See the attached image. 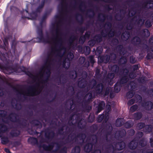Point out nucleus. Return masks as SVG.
Masks as SVG:
<instances>
[{
	"instance_id": "obj_22",
	"label": "nucleus",
	"mask_w": 153,
	"mask_h": 153,
	"mask_svg": "<svg viewBox=\"0 0 153 153\" xmlns=\"http://www.w3.org/2000/svg\"><path fill=\"white\" fill-rule=\"evenodd\" d=\"M104 87V86L102 83H98L95 88L96 93L98 94H103L102 90Z\"/></svg>"
},
{
	"instance_id": "obj_11",
	"label": "nucleus",
	"mask_w": 153,
	"mask_h": 153,
	"mask_svg": "<svg viewBox=\"0 0 153 153\" xmlns=\"http://www.w3.org/2000/svg\"><path fill=\"white\" fill-rule=\"evenodd\" d=\"M150 35V33L147 29H144L138 31V35L142 38H147Z\"/></svg>"
},
{
	"instance_id": "obj_9",
	"label": "nucleus",
	"mask_w": 153,
	"mask_h": 153,
	"mask_svg": "<svg viewBox=\"0 0 153 153\" xmlns=\"http://www.w3.org/2000/svg\"><path fill=\"white\" fill-rule=\"evenodd\" d=\"M141 104V106L147 111H150L153 109V103L150 101L143 100Z\"/></svg>"
},
{
	"instance_id": "obj_15",
	"label": "nucleus",
	"mask_w": 153,
	"mask_h": 153,
	"mask_svg": "<svg viewBox=\"0 0 153 153\" xmlns=\"http://www.w3.org/2000/svg\"><path fill=\"white\" fill-rule=\"evenodd\" d=\"M109 116L108 114H105V115L104 114L102 113L99 115L97 118V120L99 123H100L104 120V122L106 123L108 120Z\"/></svg>"
},
{
	"instance_id": "obj_21",
	"label": "nucleus",
	"mask_w": 153,
	"mask_h": 153,
	"mask_svg": "<svg viewBox=\"0 0 153 153\" xmlns=\"http://www.w3.org/2000/svg\"><path fill=\"white\" fill-rule=\"evenodd\" d=\"M104 133H108V134H111L113 130V127L110 123L106 124L104 128Z\"/></svg>"
},
{
	"instance_id": "obj_48",
	"label": "nucleus",
	"mask_w": 153,
	"mask_h": 153,
	"mask_svg": "<svg viewBox=\"0 0 153 153\" xmlns=\"http://www.w3.org/2000/svg\"><path fill=\"white\" fill-rule=\"evenodd\" d=\"M83 50L84 52L86 54H88L91 52V49L88 46H84L83 48Z\"/></svg>"
},
{
	"instance_id": "obj_47",
	"label": "nucleus",
	"mask_w": 153,
	"mask_h": 153,
	"mask_svg": "<svg viewBox=\"0 0 153 153\" xmlns=\"http://www.w3.org/2000/svg\"><path fill=\"white\" fill-rule=\"evenodd\" d=\"M94 115L93 114L91 113L88 117V123H92L94 122Z\"/></svg>"
},
{
	"instance_id": "obj_10",
	"label": "nucleus",
	"mask_w": 153,
	"mask_h": 153,
	"mask_svg": "<svg viewBox=\"0 0 153 153\" xmlns=\"http://www.w3.org/2000/svg\"><path fill=\"white\" fill-rule=\"evenodd\" d=\"M131 42L133 45L138 47L141 44V40L139 36H135L131 38Z\"/></svg>"
},
{
	"instance_id": "obj_53",
	"label": "nucleus",
	"mask_w": 153,
	"mask_h": 153,
	"mask_svg": "<svg viewBox=\"0 0 153 153\" xmlns=\"http://www.w3.org/2000/svg\"><path fill=\"white\" fill-rule=\"evenodd\" d=\"M28 132L30 134L32 135H37L39 133V132L37 131L36 130H33L32 129H29L28 130Z\"/></svg>"
},
{
	"instance_id": "obj_25",
	"label": "nucleus",
	"mask_w": 153,
	"mask_h": 153,
	"mask_svg": "<svg viewBox=\"0 0 153 153\" xmlns=\"http://www.w3.org/2000/svg\"><path fill=\"white\" fill-rule=\"evenodd\" d=\"M28 142L32 145H39L37 139L36 137H30L28 139Z\"/></svg>"
},
{
	"instance_id": "obj_17",
	"label": "nucleus",
	"mask_w": 153,
	"mask_h": 153,
	"mask_svg": "<svg viewBox=\"0 0 153 153\" xmlns=\"http://www.w3.org/2000/svg\"><path fill=\"white\" fill-rule=\"evenodd\" d=\"M131 67L130 66L128 68H120V69L119 74L121 75V76H128L129 70L131 69Z\"/></svg>"
},
{
	"instance_id": "obj_5",
	"label": "nucleus",
	"mask_w": 153,
	"mask_h": 153,
	"mask_svg": "<svg viewBox=\"0 0 153 153\" xmlns=\"http://www.w3.org/2000/svg\"><path fill=\"white\" fill-rule=\"evenodd\" d=\"M18 116L17 114L14 112H12L10 114L8 118L10 120L14 122H17L19 125L23 128L25 127L27 125V120L25 119H23L22 121H21L19 119H17V117Z\"/></svg>"
},
{
	"instance_id": "obj_41",
	"label": "nucleus",
	"mask_w": 153,
	"mask_h": 153,
	"mask_svg": "<svg viewBox=\"0 0 153 153\" xmlns=\"http://www.w3.org/2000/svg\"><path fill=\"white\" fill-rule=\"evenodd\" d=\"M107 16L106 15L101 13L99 14L98 19L100 21L104 22Z\"/></svg>"
},
{
	"instance_id": "obj_30",
	"label": "nucleus",
	"mask_w": 153,
	"mask_h": 153,
	"mask_svg": "<svg viewBox=\"0 0 153 153\" xmlns=\"http://www.w3.org/2000/svg\"><path fill=\"white\" fill-rule=\"evenodd\" d=\"M120 69V68L117 65H114L111 66V71L114 73L119 74Z\"/></svg>"
},
{
	"instance_id": "obj_62",
	"label": "nucleus",
	"mask_w": 153,
	"mask_h": 153,
	"mask_svg": "<svg viewBox=\"0 0 153 153\" xmlns=\"http://www.w3.org/2000/svg\"><path fill=\"white\" fill-rule=\"evenodd\" d=\"M73 53L71 52H69L67 55V58L69 61L72 60L74 58Z\"/></svg>"
},
{
	"instance_id": "obj_12",
	"label": "nucleus",
	"mask_w": 153,
	"mask_h": 153,
	"mask_svg": "<svg viewBox=\"0 0 153 153\" xmlns=\"http://www.w3.org/2000/svg\"><path fill=\"white\" fill-rule=\"evenodd\" d=\"M98 137L96 134L92 135L91 136H88L86 138V141L90 143H93V145L97 143Z\"/></svg>"
},
{
	"instance_id": "obj_36",
	"label": "nucleus",
	"mask_w": 153,
	"mask_h": 153,
	"mask_svg": "<svg viewBox=\"0 0 153 153\" xmlns=\"http://www.w3.org/2000/svg\"><path fill=\"white\" fill-rule=\"evenodd\" d=\"M134 125V122L131 120H129L124 123V126L125 128H128L133 126Z\"/></svg>"
},
{
	"instance_id": "obj_35",
	"label": "nucleus",
	"mask_w": 153,
	"mask_h": 153,
	"mask_svg": "<svg viewBox=\"0 0 153 153\" xmlns=\"http://www.w3.org/2000/svg\"><path fill=\"white\" fill-rule=\"evenodd\" d=\"M94 58V56L91 55L89 56L88 58V61L87 62V64H86V62L85 64H84L85 66L87 67L89 66L90 65L89 62L93 65L95 62Z\"/></svg>"
},
{
	"instance_id": "obj_46",
	"label": "nucleus",
	"mask_w": 153,
	"mask_h": 153,
	"mask_svg": "<svg viewBox=\"0 0 153 153\" xmlns=\"http://www.w3.org/2000/svg\"><path fill=\"white\" fill-rule=\"evenodd\" d=\"M144 24L146 27L149 28L152 25V22L149 19H147L144 23Z\"/></svg>"
},
{
	"instance_id": "obj_28",
	"label": "nucleus",
	"mask_w": 153,
	"mask_h": 153,
	"mask_svg": "<svg viewBox=\"0 0 153 153\" xmlns=\"http://www.w3.org/2000/svg\"><path fill=\"white\" fill-rule=\"evenodd\" d=\"M145 20L143 18L139 17L138 18L135 20V22L137 25L140 26V27H142L144 24Z\"/></svg>"
},
{
	"instance_id": "obj_58",
	"label": "nucleus",
	"mask_w": 153,
	"mask_h": 153,
	"mask_svg": "<svg viewBox=\"0 0 153 153\" xmlns=\"http://www.w3.org/2000/svg\"><path fill=\"white\" fill-rule=\"evenodd\" d=\"M7 115V112L4 110H0V117L4 118Z\"/></svg>"
},
{
	"instance_id": "obj_8",
	"label": "nucleus",
	"mask_w": 153,
	"mask_h": 153,
	"mask_svg": "<svg viewBox=\"0 0 153 153\" xmlns=\"http://www.w3.org/2000/svg\"><path fill=\"white\" fill-rule=\"evenodd\" d=\"M37 32L39 36L38 38L40 41L45 43H50V41L49 40V38L48 36H47L46 38H45L44 37L42 30V28H38L37 30Z\"/></svg>"
},
{
	"instance_id": "obj_38",
	"label": "nucleus",
	"mask_w": 153,
	"mask_h": 153,
	"mask_svg": "<svg viewBox=\"0 0 153 153\" xmlns=\"http://www.w3.org/2000/svg\"><path fill=\"white\" fill-rule=\"evenodd\" d=\"M88 96V98L87 100H83V101H85V103H89L91 101V99L93 98L92 96V92L90 91L88 93L86 94L85 97H87Z\"/></svg>"
},
{
	"instance_id": "obj_57",
	"label": "nucleus",
	"mask_w": 153,
	"mask_h": 153,
	"mask_svg": "<svg viewBox=\"0 0 153 153\" xmlns=\"http://www.w3.org/2000/svg\"><path fill=\"white\" fill-rule=\"evenodd\" d=\"M94 39L96 42H100L102 40V36L99 34L95 36Z\"/></svg>"
},
{
	"instance_id": "obj_44",
	"label": "nucleus",
	"mask_w": 153,
	"mask_h": 153,
	"mask_svg": "<svg viewBox=\"0 0 153 153\" xmlns=\"http://www.w3.org/2000/svg\"><path fill=\"white\" fill-rule=\"evenodd\" d=\"M84 103V108L86 110V111L87 112H89L90 110H91L92 108V107L91 106H90L87 104L88 103H85V101H83Z\"/></svg>"
},
{
	"instance_id": "obj_27",
	"label": "nucleus",
	"mask_w": 153,
	"mask_h": 153,
	"mask_svg": "<svg viewBox=\"0 0 153 153\" xmlns=\"http://www.w3.org/2000/svg\"><path fill=\"white\" fill-rule=\"evenodd\" d=\"M30 123L35 126H37L40 129L42 127V123L37 120H33Z\"/></svg>"
},
{
	"instance_id": "obj_2",
	"label": "nucleus",
	"mask_w": 153,
	"mask_h": 153,
	"mask_svg": "<svg viewBox=\"0 0 153 153\" xmlns=\"http://www.w3.org/2000/svg\"><path fill=\"white\" fill-rule=\"evenodd\" d=\"M60 29L58 27H57L55 29L56 35L55 37H52V39L55 41V45L59 46V48L56 49L55 48L52 49V51L54 50L57 53L56 56L61 58L63 56L61 52V50L64 48V47L62 46V39L61 37H59V33Z\"/></svg>"
},
{
	"instance_id": "obj_61",
	"label": "nucleus",
	"mask_w": 153,
	"mask_h": 153,
	"mask_svg": "<svg viewBox=\"0 0 153 153\" xmlns=\"http://www.w3.org/2000/svg\"><path fill=\"white\" fill-rule=\"evenodd\" d=\"M91 129L92 131L95 132L98 129V126L97 124H94L91 126Z\"/></svg>"
},
{
	"instance_id": "obj_24",
	"label": "nucleus",
	"mask_w": 153,
	"mask_h": 153,
	"mask_svg": "<svg viewBox=\"0 0 153 153\" xmlns=\"http://www.w3.org/2000/svg\"><path fill=\"white\" fill-rule=\"evenodd\" d=\"M87 142L88 143L84 146V150L85 152L89 153L91 151L94 145H93V143H90L89 142Z\"/></svg>"
},
{
	"instance_id": "obj_51",
	"label": "nucleus",
	"mask_w": 153,
	"mask_h": 153,
	"mask_svg": "<svg viewBox=\"0 0 153 153\" xmlns=\"http://www.w3.org/2000/svg\"><path fill=\"white\" fill-rule=\"evenodd\" d=\"M77 37L74 35H72L69 39V42L70 45H71L74 41L76 39Z\"/></svg>"
},
{
	"instance_id": "obj_32",
	"label": "nucleus",
	"mask_w": 153,
	"mask_h": 153,
	"mask_svg": "<svg viewBox=\"0 0 153 153\" xmlns=\"http://www.w3.org/2000/svg\"><path fill=\"white\" fill-rule=\"evenodd\" d=\"M143 116L141 112H137L134 113L133 115L134 119L135 120H139Z\"/></svg>"
},
{
	"instance_id": "obj_1",
	"label": "nucleus",
	"mask_w": 153,
	"mask_h": 153,
	"mask_svg": "<svg viewBox=\"0 0 153 153\" xmlns=\"http://www.w3.org/2000/svg\"><path fill=\"white\" fill-rule=\"evenodd\" d=\"M48 63V60L45 63L44 65L36 73L35 75H34L33 72V71H29L28 69L23 66H20L16 69V72L21 74H24L27 75L28 76H43V73L45 71V67H48L47 65Z\"/></svg>"
},
{
	"instance_id": "obj_34",
	"label": "nucleus",
	"mask_w": 153,
	"mask_h": 153,
	"mask_svg": "<svg viewBox=\"0 0 153 153\" xmlns=\"http://www.w3.org/2000/svg\"><path fill=\"white\" fill-rule=\"evenodd\" d=\"M39 147L40 148H42L43 149L46 151H51L53 148L52 146L50 145L49 144L48 146H47L45 144H43L42 145L40 144L39 146Z\"/></svg>"
},
{
	"instance_id": "obj_55",
	"label": "nucleus",
	"mask_w": 153,
	"mask_h": 153,
	"mask_svg": "<svg viewBox=\"0 0 153 153\" xmlns=\"http://www.w3.org/2000/svg\"><path fill=\"white\" fill-rule=\"evenodd\" d=\"M109 55L110 56V59L111 60L113 61H115L116 60L117 57L116 54L113 53H111Z\"/></svg>"
},
{
	"instance_id": "obj_42",
	"label": "nucleus",
	"mask_w": 153,
	"mask_h": 153,
	"mask_svg": "<svg viewBox=\"0 0 153 153\" xmlns=\"http://www.w3.org/2000/svg\"><path fill=\"white\" fill-rule=\"evenodd\" d=\"M1 142L2 144L5 145L9 142V140L7 137L4 136L1 137Z\"/></svg>"
},
{
	"instance_id": "obj_40",
	"label": "nucleus",
	"mask_w": 153,
	"mask_h": 153,
	"mask_svg": "<svg viewBox=\"0 0 153 153\" xmlns=\"http://www.w3.org/2000/svg\"><path fill=\"white\" fill-rule=\"evenodd\" d=\"M121 85L117 82L114 85V90L115 92L118 93L121 90Z\"/></svg>"
},
{
	"instance_id": "obj_37",
	"label": "nucleus",
	"mask_w": 153,
	"mask_h": 153,
	"mask_svg": "<svg viewBox=\"0 0 153 153\" xmlns=\"http://www.w3.org/2000/svg\"><path fill=\"white\" fill-rule=\"evenodd\" d=\"M127 62L126 57L125 56H122L118 60V63L120 65H122L126 64Z\"/></svg>"
},
{
	"instance_id": "obj_18",
	"label": "nucleus",
	"mask_w": 153,
	"mask_h": 153,
	"mask_svg": "<svg viewBox=\"0 0 153 153\" xmlns=\"http://www.w3.org/2000/svg\"><path fill=\"white\" fill-rule=\"evenodd\" d=\"M110 59V56L109 55H106L100 56L99 58V61L101 63H107L109 62Z\"/></svg>"
},
{
	"instance_id": "obj_4",
	"label": "nucleus",
	"mask_w": 153,
	"mask_h": 153,
	"mask_svg": "<svg viewBox=\"0 0 153 153\" xmlns=\"http://www.w3.org/2000/svg\"><path fill=\"white\" fill-rule=\"evenodd\" d=\"M75 135V133L72 134L71 133L69 134L66 139V143H71L73 141H74V142H76L78 141V138H79L80 140H82V143H84L86 137L85 134L80 133L74 137Z\"/></svg>"
},
{
	"instance_id": "obj_45",
	"label": "nucleus",
	"mask_w": 153,
	"mask_h": 153,
	"mask_svg": "<svg viewBox=\"0 0 153 153\" xmlns=\"http://www.w3.org/2000/svg\"><path fill=\"white\" fill-rule=\"evenodd\" d=\"M80 147L79 146H76L72 149L71 153H80Z\"/></svg>"
},
{
	"instance_id": "obj_13",
	"label": "nucleus",
	"mask_w": 153,
	"mask_h": 153,
	"mask_svg": "<svg viewBox=\"0 0 153 153\" xmlns=\"http://www.w3.org/2000/svg\"><path fill=\"white\" fill-rule=\"evenodd\" d=\"M138 145V140L134 138L128 144V147L131 150L135 149Z\"/></svg>"
},
{
	"instance_id": "obj_63",
	"label": "nucleus",
	"mask_w": 153,
	"mask_h": 153,
	"mask_svg": "<svg viewBox=\"0 0 153 153\" xmlns=\"http://www.w3.org/2000/svg\"><path fill=\"white\" fill-rule=\"evenodd\" d=\"M96 42L94 39H91L88 41V43L90 46L93 47L95 44Z\"/></svg>"
},
{
	"instance_id": "obj_56",
	"label": "nucleus",
	"mask_w": 153,
	"mask_h": 153,
	"mask_svg": "<svg viewBox=\"0 0 153 153\" xmlns=\"http://www.w3.org/2000/svg\"><path fill=\"white\" fill-rule=\"evenodd\" d=\"M10 38V36H8L5 37L3 40L4 45L6 48L9 45L8 40Z\"/></svg>"
},
{
	"instance_id": "obj_59",
	"label": "nucleus",
	"mask_w": 153,
	"mask_h": 153,
	"mask_svg": "<svg viewBox=\"0 0 153 153\" xmlns=\"http://www.w3.org/2000/svg\"><path fill=\"white\" fill-rule=\"evenodd\" d=\"M105 133V140H106V142L107 143H106L105 144V146L107 144H110V143H109V142H110V140L108 138V136L109 135H111V134H108V133Z\"/></svg>"
},
{
	"instance_id": "obj_54",
	"label": "nucleus",
	"mask_w": 153,
	"mask_h": 153,
	"mask_svg": "<svg viewBox=\"0 0 153 153\" xmlns=\"http://www.w3.org/2000/svg\"><path fill=\"white\" fill-rule=\"evenodd\" d=\"M138 108V105L137 104H135L132 106L130 108V110L131 112L135 111Z\"/></svg>"
},
{
	"instance_id": "obj_20",
	"label": "nucleus",
	"mask_w": 153,
	"mask_h": 153,
	"mask_svg": "<svg viewBox=\"0 0 153 153\" xmlns=\"http://www.w3.org/2000/svg\"><path fill=\"white\" fill-rule=\"evenodd\" d=\"M116 50L120 55H124L127 53V50L122 45H120L117 46L116 48Z\"/></svg>"
},
{
	"instance_id": "obj_19",
	"label": "nucleus",
	"mask_w": 153,
	"mask_h": 153,
	"mask_svg": "<svg viewBox=\"0 0 153 153\" xmlns=\"http://www.w3.org/2000/svg\"><path fill=\"white\" fill-rule=\"evenodd\" d=\"M8 130L7 126L2 123H0V138L2 137L3 134Z\"/></svg>"
},
{
	"instance_id": "obj_31",
	"label": "nucleus",
	"mask_w": 153,
	"mask_h": 153,
	"mask_svg": "<svg viewBox=\"0 0 153 153\" xmlns=\"http://www.w3.org/2000/svg\"><path fill=\"white\" fill-rule=\"evenodd\" d=\"M152 128L153 127L151 125H145L144 128L143 129V131L145 133H149L152 132Z\"/></svg>"
},
{
	"instance_id": "obj_52",
	"label": "nucleus",
	"mask_w": 153,
	"mask_h": 153,
	"mask_svg": "<svg viewBox=\"0 0 153 153\" xmlns=\"http://www.w3.org/2000/svg\"><path fill=\"white\" fill-rule=\"evenodd\" d=\"M10 135L12 137H17L19 135V132H17L14 130H12L10 133Z\"/></svg>"
},
{
	"instance_id": "obj_23",
	"label": "nucleus",
	"mask_w": 153,
	"mask_h": 153,
	"mask_svg": "<svg viewBox=\"0 0 153 153\" xmlns=\"http://www.w3.org/2000/svg\"><path fill=\"white\" fill-rule=\"evenodd\" d=\"M75 119L76 122H78L77 126L78 128L81 129H83L85 127V124H83L82 123V120L78 116H76Z\"/></svg>"
},
{
	"instance_id": "obj_16",
	"label": "nucleus",
	"mask_w": 153,
	"mask_h": 153,
	"mask_svg": "<svg viewBox=\"0 0 153 153\" xmlns=\"http://www.w3.org/2000/svg\"><path fill=\"white\" fill-rule=\"evenodd\" d=\"M126 132L124 129H121L116 131L115 134V136L117 138H122L125 137Z\"/></svg>"
},
{
	"instance_id": "obj_39",
	"label": "nucleus",
	"mask_w": 153,
	"mask_h": 153,
	"mask_svg": "<svg viewBox=\"0 0 153 153\" xmlns=\"http://www.w3.org/2000/svg\"><path fill=\"white\" fill-rule=\"evenodd\" d=\"M124 122L123 119L121 118H117L115 122V125L116 126L119 127L124 125Z\"/></svg>"
},
{
	"instance_id": "obj_33",
	"label": "nucleus",
	"mask_w": 153,
	"mask_h": 153,
	"mask_svg": "<svg viewBox=\"0 0 153 153\" xmlns=\"http://www.w3.org/2000/svg\"><path fill=\"white\" fill-rule=\"evenodd\" d=\"M105 105V103L103 101H101L99 103L97 109V113H100L103 109Z\"/></svg>"
},
{
	"instance_id": "obj_29",
	"label": "nucleus",
	"mask_w": 153,
	"mask_h": 153,
	"mask_svg": "<svg viewBox=\"0 0 153 153\" xmlns=\"http://www.w3.org/2000/svg\"><path fill=\"white\" fill-rule=\"evenodd\" d=\"M119 83L121 85H122L123 84L127 83L129 80V78L131 79H134L136 77H121Z\"/></svg>"
},
{
	"instance_id": "obj_3",
	"label": "nucleus",
	"mask_w": 153,
	"mask_h": 153,
	"mask_svg": "<svg viewBox=\"0 0 153 153\" xmlns=\"http://www.w3.org/2000/svg\"><path fill=\"white\" fill-rule=\"evenodd\" d=\"M39 83L37 82L35 85L29 86L27 92H24L27 96H33L39 95L43 88V86L39 87Z\"/></svg>"
},
{
	"instance_id": "obj_6",
	"label": "nucleus",
	"mask_w": 153,
	"mask_h": 153,
	"mask_svg": "<svg viewBox=\"0 0 153 153\" xmlns=\"http://www.w3.org/2000/svg\"><path fill=\"white\" fill-rule=\"evenodd\" d=\"M129 85L131 87V90L126 94V97L127 99L131 98L134 96V91L137 87V83L135 81H130Z\"/></svg>"
},
{
	"instance_id": "obj_49",
	"label": "nucleus",
	"mask_w": 153,
	"mask_h": 153,
	"mask_svg": "<svg viewBox=\"0 0 153 153\" xmlns=\"http://www.w3.org/2000/svg\"><path fill=\"white\" fill-rule=\"evenodd\" d=\"M145 126V123L140 122L137 124L136 127L138 130H141L144 128Z\"/></svg>"
},
{
	"instance_id": "obj_60",
	"label": "nucleus",
	"mask_w": 153,
	"mask_h": 153,
	"mask_svg": "<svg viewBox=\"0 0 153 153\" xmlns=\"http://www.w3.org/2000/svg\"><path fill=\"white\" fill-rule=\"evenodd\" d=\"M139 47L143 51H146V50L148 49L149 48L147 44L144 43L142 44L141 43Z\"/></svg>"
},
{
	"instance_id": "obj_64",
	"label": "nucleus",
	"mask_w": 153,
	"mask_h": 153,
	"mask_svg": "<svg viewBox=\"0 0 153 153\" xmlns=\"http://www.w3.org/2000/svg\"><path fill=\"white\" fill-rule=\"evenodd\" d=\"M65 126H63L59 128L58 129V134L60 135H62L63 134V131L64 130V128Z\"/></svg>"
},
{
	"instance_id": "obj_7",
	"label": "nucleus",
	"mask_w": 153,
	"mask_h": 153,
	"mask_svg": "<svg viewBox=\"0 0 153 153\" xmlns=\"http://www.w3.org/2000/svg\"><path fill=\"white\" fill-rule=\"evenodd\" d=\"M43 132L45 133V138L51 141L54 137L55 133L54 131L51 130L49 127L44 129L40 132V134Z\"/></svg>"
},
{
	"instance_id": "obj_26",
	"label": "nucleus",
	"mask_w": 153,
	"mask_h": 153,
	"mask_svg": "<svg viewBox=\"0 0 153 153\" xmlns=\"http://www.w3.org/2000/svg\"><path fill=\"white\" fill-rule=\"evenodd\" d=\"M130 32L127 31L123 32L121 35L122 38L125 41H127L130 38Z\"/></svg>"
},
{
	"instance_id": "obj_43",
	"label": "nucleus",
	"mask_w": 153,
	"mask_h": 153,
	"mask_svg": "<svg viewBox=\"0 0 153 153\" xmlns=\"http://www.w3.org/2000/svg\"><path fill=\"white\" fill-rule=\"evenodd\" d=\"M129 62L131 64H134L137 63V60L135 56L131 55L129 57Z\"/></svg>"
},
{
	"instance_id": "obj_14",
	"label": "nucleus",
	"mask_w": 153,
	"mask_h": 153,
	"mask_svg": "<svg viewBox=\"0 0 153 153\" xmlns=\"http://www.w3.org/2000/svg\"><path fill=\"white\" fill-rule=\"evenodd\" d=\"M78 86L80 88H86L87 91H88L90 89L92 88L90 83H88L86 82H82V81L79 82Z\"/></svg>"
},
{
	"instance_id": "obj_50",
	"label": "nucleus",
	"mask_w": 153,
	"mask_h": 153,
	"mask_svg": "<svg viewBox=\"0 0 153 153\" xmlns=\"http://www.w3.org/2000/svg\"><path fill=\"white\" fill-rule=\"evenodd\" d=\"M139 145L141 147H144L146 146V143H145V139L144 138H142L138 141V145Z\"/></svg>"
}]
</instances>
